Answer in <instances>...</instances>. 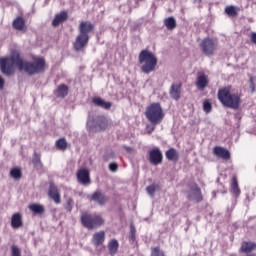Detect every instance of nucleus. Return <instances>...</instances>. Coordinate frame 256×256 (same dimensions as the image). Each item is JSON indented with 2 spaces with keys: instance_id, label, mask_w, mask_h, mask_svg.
Returning a JSON list of instances; mask_svg holds the SVG:
<instances>
[{
  "instance_id": "nucleus-1",
  "label": "nucleus",
  "mask_w": 256,
  "mask_h": 256,
  "mask_svg": "<svg viewBox=\"0 0 256 256\" xmlns=\"http://www.w3.org/2000/svg\"><path fill=\"white\" fill-rule=\"evenodd\" d=\"M15 65L19 71H25L27 75L31 76L45 73L47 62L43 57H34L32 62L25 61L17 50L12 51L8 57L0 58V71L6 77L15 75Z\"/></svg>"
},
{
  "instance_id": "nucleus-2",
  "label": "nucleus",
  "mask_w": 256,
  "mask_h": 256,
  "mask_svg": "<svg viewBox=\"0 0 256 256\" xmlns=\"http://www.w3.org/2000/svg\"><path fill=\"white\" fill-rule=\"evenodd\" d=\"M217 98L221 105H223V107H227L228 109L237 111V109L241 107V93L233 92V86L231 85L220 88L217 93Z\"/></svg>"
},
{
  "instance_id": "nucleus-3",
  "label": "nucleus",
  "mask_w": 256,
  "mask_h": 256,
  "mask_svg": "<svg viewBox=\"0 0 256 256\" xmlns=\"http://www.w3.org/2000/svg\"><path fill=\"white\" fill-rule=\"evenodd\" d=\"M79 35L76 37L74 43V50L81 51L89 43V33L95 31V25L89 21H82L78 27Z\"/></svg>"
},
{
  "instance_id": "nucleus-4",
  "label": "nucleus",
  "mask_w": 256,
  "mask_h": 256,
  "mask_svg": "<svg viewBox=\"0 0 256 256\" xmlns=\"http://www.w3.org/2000/svg\"><path fill=\"white\" fill-rule=\"evenodd\" d=\"M138 61L141 66L142 73L149 75V73H153L155 69H157V56L148 49H144L139 53Z\"/></svg>"
},
{
  "instance_id": "nucleus-5",
  "label": "nucleus",
  "mask_w": 256,
  "mask_h": 256,
  "mask_svg": "<svg viewBox=\"0 0 256 256\" xmlns=\"http://www.w3.org/2000/svg\"><path fill=\"white\" fill-rule=\"evenodd\" d=\"M145 117L151 125H160L165 118L163 107L159 102H153L145 110Z\"/></svg>"
},
{
  "instance_id": "nucleus-6",
  "label": "nucleus",
  "mask_w": 256,
  "mask_h": 256,
  "mask_svg": "<svg viewBox=\"0 0 256 256\" xmlns=\"http://www.w3.org/2000/svg\"><path fill=\"white\" fill-rule=\"evenodd\" d=\"M81 223L86 229L93 230L97 229V227H103L105 225V219L101 214L84 213L81 216Z\"/></svg>"
},
{
  "instance_id": "nucleus-7",
  "label": "nucleus",
  "mask_w": 256,
  "mask_h": 256,
  "mask_svg": "<svg viewBox=\"0 0 256 256\" xmlns=\"http://www.w3.org/2000/svg\"><path fill=\"white\" fill-rule=\"evenodd\" d=\"M200 49L204 55L211 57L217 49V42L213 38H204L200 43Z\"/></svg>"
},
{
  "instance_id": "nucleus-8",
  "label": "nucleus",
  "mask_w": 256,
  "mask_h": 256,
  "mask_svg": "<svg viewBox=\"0 0 256 256\" xmlns=\"http://www.w3.org/2000/svg\"><path fill=\"white\" fill-rule=\"evenodd\" d=\"M149 162L152 165H161L163 163V152L159 148H153L149 151Z\"/></svg>"
},
{
  "instance_id": "nucleus-9",
  "label": "nucleus",
  "mask_w": 256,
  "mask_h": 256,
  "mask_svg": "<svg viewBox=\"0 0 256 256\" xmlns=\"http://www.w3.org/2000/svg\"><path fill=\"white\" fill-rule=\"evenodd\" d=\"M195 85L199 91H205L209 85V76L204 72H198Z\"/></svg>"
},
{
  "instance_id": "nucleus-10",
  "label": "nucleus",
  "mask_w": 256,
  "mask_h": 256,
  "mask_svg": "<svg viewBox=\"0 0 256 256\" xmlns=\"http://www.w3.org/2000/svg\"><path fill=\"white\" fill-rule=\"evenodd\" d=\"M48 197L54 201L56 205L61 203V193L55 183L51 182L48 188Z\"/></svg>"
},
{
  "instance_id": "nucleus-11",
  "label": "nucleus",
  "mask_w": 256,
  "mask_h": 256,
  "mask_svg": "<svg viewBox=\"0 0 256 256\" xmlns=\"http://www.w3.org/2000/svg\"><path fill=\"white\" fill-rule=\"evenodd\" d=\"M88 199L89 201H94V203L101 206L105 205L107 201H109V198L101 190L95 191L92 195L88 196Z\"/></svg>"
},
{
  "instance_id": "nucleus-12",
  "label": "nucleus",
  "mask_w": 256,
  "mask_h": 256,
  "mask_svg": "<svg viewBox=\"0 0 256 256\" xmlns=\"http://www.w3.org/2000/svg\"><path fill=\"white\" fill-rule=\"evenodd\" d=\"M78 183L81 185H89L91 183V175L85 168H81L76 173Z\"/></svg>"
},
{
  "instance_id": "nucleus-13",
  "label": "nucleus",
  "mask_w": 256,
  "mask_h": 256,
  "mask_svg": "<svg viewBox=\"0 0 256 256\" xmlns=\"http://www.w3.org/2000/svg\"><path fill=\"white\" fill-rule=\"evenodd\" d=\"M192 194L188 195V199L191 201H195L196 203H201L203 201V194L201 193V188L197 185L194 184L191 187Z\"/></svg>"
},
{
  "instance_id": "nucleus-14",
  "label": "nucleus",
  "mask_w": 256,
  "mask_h": 256,
  "mask_svg": "<svg viewBox=\"0 0 256 256\" xmlns=\"http://www.w3.org/2000/svg\"><path fill=\"white\" fill-rule=\"evenodd\" d=\"M213 154L219 159H224V161H229V159H231V152L221 146H215L213 148Z\"/></svg>"
},
{
  "instance_id": "nucleus-15",
  "label": "nucleus",
  "mask_w": 256,
  "mask_h": 256,
  "mask_svg": "<svg viewBox=\"0 0 256 256\" xmlns=\"http://www.w3.org/2000/svg\"><path fill=\"white\" fill-rule=\"evenodd\" d=\"M92 103H93V105H95V107H101L102 109H106V111H109V109H111V107H113L112 102H107V101H105V99H103L99 96L93 97Z\"/></svg>"
},
{
  "instance_id": "nucleus-16",
  "label": "nucleus",
  "mask_w": 256,
  "mask_h": 256,
  "mask_svg": "<svg viewBox=\"0 0 256 256\" xmlns=\"http://www.w3.org/2000/svg\"><path fill=\"white\" fill-rule=\"evenodd\" d=\"M67 19H69V14L67 11H61L60 13L56 14L52 20V27H59V25H61V23H65Z\"/></svg>"
},
{
  "instance_id": "nucleus-17",
  "label": "nucleus",
  "mask_w": 256,
  "mask_h": 256,
  "mask_svg": "<svg viewBox=\"0 0 256 256\" xmlns=\"http://www.w3.org/2000/svg\"><path fill=\"white\" fill-rule=\"evenodd\" d=\"M183 84L180 82L178 84H172L170 87V97L175 101H179L181 99V88Z\"/></svg>"
},
{
  "instance_id": "nucleus-18",
  "label": "nucleus",
  "mask_w": 256,
  "mask_h": 256,
  "mask_svg": "<svg viewBox=\"0 0 256 256\" xmlns=\"http://www.w3.org/2000/svg\"><path fill=\"white\" fill-rule=\"evenodd\" d=\"M92 244L94 247H99L105 243V231L101 230L92 236Z\"/></svg>"
},
{
  "instance_id": "nucleus-19",
  "label": "nucleus",
  "mask_w": 256,
  "mask_h": 256,
  "mask_svg": "<svg viewBox=\"0 0 256 256\" xmlns=\"http://www.w3.org/2000/svg\"><path fill=\"white\" fill-rule=\"evenodd\" d=\"M23 225V216L21 213H14L11 218V227L13 229H19Z\"/></svg>"
},
{
  "instance_id": "nucleus-20",
  "label": "nucleus",
  "mask_w": 256,
  "mask_h": 256,
  "mask_svg": "<svg viewBox=\"0 0 256 256\" xmlns=\"http://www.w3.org/2000/svg\"><path fill=\"white\" fill-rule=\"evenodd\" d=\"M13 29H16V31H25L26 25H25V18L18 16L16 19H14L12 23Z\"/></svg>"
},
{
  "instance_id": "nucleus-21",
  "label": "nucleus",
  "mask_w": 256,
  "mask_h": 256,
  "mask_svg": "<svg viewBox=\"0 0 256 256\" xmlns=\"http://www.w3.org/2000/svg\"><path fill=\"white\" fill-rule=\"evenodd\" d=\"M256 249V243L251 241H245L242 242L240 247V253H251L252 251H255Z\"/></svg>"
},
{
  "instance_id": "nucleus-22",
  "label": "nucleus",
  "mask_w": 256,
  "mask_h": 256,
  "mask_svg": "<svg viewBox=\"0 0 256 256\" xmlns=\"http://www.w3.org/2000/svg\"><path fill=\"white\" fill-rule=\"evenodd\" d=\"M34 215H43L45 213V206L43 204L33 203L28 206Z\"/></svg>"
},
{
  "instance_id": "nucleus-23",
  "label": "nucleus",
  "mask_w": 256,
  "mask_h": 256,
  "mask_svg": "<svg viewBox=\"0 0 256 256\" xmlns=\"http://www.w3.org/2000/svg\"><path fill=\"white\" fill-rule=\"evenodd\" d=\"M165 155L168 161H174V163H177V161H179V152H177L175 148H169L165 152Z\"/></svg>"
},
{
  "instance_id": "nucleus-24",
  "label": "nucleus",
  "mask_w": 256,
  "mask_h": 256,
  "mask_svg": "<svg viewBox=\"0 0 256 256\" xmlns=\"http://www.w3.org/2000/svg\"><path fill=\"white\" fill-rule=\"evenodd\" d=\"M108 251L111 256L117 255L119 251V242L116 239H111L108 242Z\"/></svg>"
},
{
  "instance_id": "nucleus-25",
  "label": "nucleus",
  "mask_w": 256,
  "mask_h": 256,
  "mask_svg": "<svg viewBox=\"0 0 256 256\" xmlns=\"http://www.w3.org/2000/svg\"><path fill=\"white\" fill-rule=\"evenodd\" d=\"M231 193H233L235 197H239L241 195V189L239 188V181L237 180V176L232 177Z\"/></svg>"
},
{
  "instance_id": "nucleus-26",
  "label": "nucleus",
  "mask_w": 256,
  "mask_h": 256,
  "mask_svg": "<svg viewBox=\"0 0 256 256\" xmlns=\"http://www.w3.org/2000/svg\"><path fill=\"white\" fill-rule=\"evenodd\" d=\"M55 95L64 99V97L69 95V87H67L65 84H60L56 89Z\"/></svg>"
},
{
  "instance_id": "nucleus-27",
  "label": "nucleus",
  "mask_w": 256,
  "mask_h": 256,
  "mask_svg": "<svg viewBox=\"0 0 256 256\" xmlns=\"http://www.w3.org/2000/svg\"><path fill=\"white\" fill-rule=\"evenodd\" d=\"M224 13L228 15V17H237V15H239V9L233 5L226 6Z\"/></svg>"
},
{
  "instance_id": "nucleus-28",
  "label": "nucleus",
  "mask_w": 256,
  "mask_h": 256,
  "mask_svg": "<svg viewBox=\"0 0 256 256\" xmlns=\"http://www.w3.org/2000/svg\"><path fill=\"white\" fill-rule=\"evenodd\" d=\"M32 163L36 169H43V162H41V155L37 152H34Z\"/></svg>"
},
{
  "instance_id": "nucleus-29",
  "label": "nucleus",
  "mask_w": 256,
  "mask_h": 256,
  "mask_svg": "<svg viewBox=\"0 0 256 256\" xmlns=\"http://www.w3.org/2000/svg\"><path fill=\"white\" fill-rule=\"evenodd\" d=\"M164 25L169 31H173L177 27V21L173 17H168L164 20Z\"/></svg>"
},
{
  "instance_id": "nucleus-30",
  "label": "nucleus",
  "mask_w": 256,
  "mask_h": 256,
  "mask_svg": "<svg viewBox=\"0 0 256 256\" xmlns=\"http://www.w3.org/2000/svg\"><path fill=\"white\" fill-rule=\"evenodd\" d=\"M55 145L60 151H65L67 149V140L65 138H60L56 141Z\"/></svg>"
},
{
  "instance_id": "nucleus-31",
  "label": "nucleus",
  "mask_w": 256,
  "mask_h": 256,
  "mask_svg": "<svg viewBox=\"0 0 256 256\" xmlns=\"http://www.w3.org/2000/svg\"><path fill=\"white\" fill-rule=\"evenodd\" d=\"M74 205H75V201L71 197H68L66 199V203L64 205V209H66V211L71 213L73 211V206Z\"/></svg>"
},
{
  "instance_id": "nucleus-32",
  "label": "nucleus",
  "mask_w": 256,
  "mask_h": 256,
  "mask_svg": "<svg viewBox=\"0 0 256 256\" xmlns=\"http://www.w3.org/2000/svg\"><path fill=\"white\" fill-rule=\"evenodd\" d=\"M10 176H11L13 179H16V180L21 179V177H22L21 168H13V169L10 171Z\"/></svg>"
},
{
  "instance_id": "nucleus-33",
  "label": "nucleus",
  "mask_w": 256,
  "mask_h": 256,
  "mask_svg": "<svg viewBox=\"0 0 256 256\" xmlns=\"http://www.w3.org/2000/svg\"><path fill=\"white\" fill-rule=\"evenodd\" d=\"M150 256H167V255H165V252L161 250V247L156 246L151 248Z\"/></svg>"
},
{
  "instance_id": "nucleus-34",
  "label": "nucleus",
  "mask_w": 256,
  "mask_h": 256,
  "mask_svg": "<svg viewBox=\"0 0 256 256\" xmlns=\"http://www.w3.org/2000/svg\"><path fill=\"white\" fill-rule=\"evenodd\" d=\"M212 109H213V105H211V102L209 100L204 101L203 111L205 113H211Z\"/></svg>"
},
{
  "instance_id": "nucleus-35",
  "label": "nucleus",
  "mask_w": 256,
  "mask_h": 256,
  "mask_svg": "<svg viewBox=\"0 0 256 256\" xmlns=\"http://www.w3.org/2000/svg\"><path fill=\"white\" fill-rule=\"evenodd\" d=\"M249 87H250V91L251 93H255L256 89H255V77L253 75L249 76Z\"/></svg>"
},
{
  "instance_id": "nucleus-36",
  "label": "nucleus",
  "mask_w": 256,
  "mask_h": 256,
  "mask_svg": "<svg viewBox=\"0 0 256 256\" xmlns=\"http://www.w3.org/2000/svg\"><path fill=\"white\" fill-rule=\"evenodd\" d=\"M146 191L149 195H151V197H153V195H155V191H157V185L155 184H152L150 186H148L146 188Z\"/></svg>"
},
{
  "instance_id": "nucleus-37",
  "label": "nucleus",
  "mask_w": 256,
  "mask_h": 256,
  "mask_svg": "<svg viewBox=\"0 0 256 256\" xmlns=\"http://www.w3.org/2000/svg\"><path fill=\"white\" fill-rule=\"evenodd\" d=\"M115 158V152L110 151V152H106L103 155V161H109L110 159H114Z\"/></svg>"
},
{
  "instance_id": "nucleus-38",
  "label": "nucleus",
  "mask_w": 256,
  "mask_h": 256,
  "mask_svg": "<svg viewBox=\"0 0 256 256\" xmlns=\"http://www.w3.org/2000/svg\"><path fill=\"white\" fill-rule=\"evenodd\" d=\"M12 256H21V250L16 245L11 247Z\"/></svg>"
},
{
  "instance_id": "nucleus-39",
  "label": "nucleus",
  "mask_w": 256,
  "mask_h": 256,
  "mask_svg": "<svg viewBox=\"0 0 256 256\" xmlns=\"http://www.w3.org/2000/svg\"><path fill=\"white\" fill-rule=\"evenodd\" d=\"M109 170L112 171V173H116V171L119 170V164L112 162L109 164Z\"/></svg>"
},
{
  "instance_id": "nucleus-40",
  "label": "nucleus",
  "mask_w": 256,
  "mask_h": 256,
  "mask_svg": "<svg viewBox=\"0 0 256 256\" xmlns=\"http://www.w3.org/2000/svg\"><path fill=\"white\" fill-rule=\"evenodd\" d=\"M100 122H101V124H98L100 129H106L107 128V120H105V118L102 117L100 119Z\"/></svg>"
},
{
  "instance_id": "nucleus-41",
  "label": "nucleus",
  "mask_w": 256,
  "mask_h": 256,
  "mask_svg": "<svg viewBox=\"0 0 256 256\" xmlns=\"http://www.w3.org/2000/svg\"><path fill=\"white\" fill-rule=\"evenodd\" d=\"M250 39L254 45H256V32H252L250 35Z\"/></svg>"
},
{
  "instance_id": "nucleus-42",
  "label": "nucleus",
  "mask_w": 256,
  "mask_h": 256,
  "mask_svg": "<svg viewBox=\"0 0 256 256\" xmlns=\"http://www.w3.org/2000/svg\"><path fill=\"white\" fill-rule=\"evenodd\" d=\"M5 87V79H3V76L0 75V90Z\"/></svg>"
},
{
  "instance_id": "nucleus-43",
  "label": "nucleus",
  "mask_w": 256,
  "mask_h": 256,
  "mask_svg": "<svg viewBox=\"0 0 256 256\" xmlns=\"http://www.w3.org/2000/svg\"><path fill=\"white\" fill-rule=\"evenodd\" d=\"M130 235H131V239L134 240L135 239V228H131Z\"/></svg>"
},
{
  "instance_id": "nucleus-44",
  "label": "nucleus",
  "mask_w": 256,
  "mask_h": 256,
  "mask_svg": "<svg viewBox=\"0 0 256 256\" xmlns=\"http://www.w3.org/2000/svg\"><path fill=\"white\" fill-rule=\"evenodd\" d=\"M154 131H155V126H153L152 129H150V130L148 131V133L151 134V133L154 132Z\"/></svg>"
},
{
  "instance_id": "nucleus-45",
  "label": "nucleus",
  "mask_w": 256,
  "mask_h": 256,
  "mask_svg": "<svg viewBox=\"0 0 256 256\" xmlns=\"http://www.w3.org/2000/svg\"><path fill=\"white\" fill-rule=\"evenodd\" d=\"M246 256H256L255 254H248V255H246Z\"/></svg>"
}]
</instances>
